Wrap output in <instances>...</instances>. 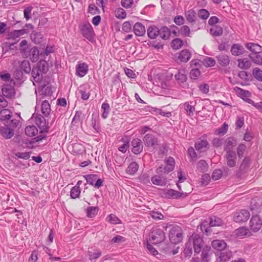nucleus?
I'll use <instances>...</instances> for the list:
<instances>
[{
	"mask_svg": "<svg viewBox=\"0 0 262 262\" xmlns=\"http://www.w3.org/2000/svg\"><path fill=\"white\" fill-rule=\"evenodd\" d=\"M11 117V112L8 109H3L0 112V119L2 120H8Z\"/></svg>",
	"mask_w": 262,
	"mask_h": 262,
	"instance_id": "4d7b16f0",
	"label": "nucleus"
},
{
	"mask_svg": "<svg viewBox=\"0 0 262 262\" xmlns=\"http://www.w3.org/2000/svg\"><path fill=\"white\" fill-rule=\"evenodd\" d=\"M203 63L205 67H211L215 65V61L212 57H206L203 60Z\"/></svg>",
	"mask_w": 262,
	"mask_h": 262,
	"instance_id": "6e6d98bb",
	"label": "nucleus"
},
{
	"mask_svg": "<svg viewBox=\"0 0 262 262\" xmlns=\"http://www.w3.org/2000/svg\"><path fill=\"white\" fill-rule=\"evenodd\" d=\"M147 33L148 37L151 39H155L159 34V29L155 26H151L148 28Z\"/></svg>",
	"mask_w": 262,
	"mask_h": 262,
	"instance_id": "473e14b6",
	"label": "nucleus"
},
{
	"mask_svg": "<svg viewBox=\"0 0 262 262\" xmlns=\"http://www.w3.org/2000/svg\"><path fill=\"white\" fill-rule=\"evenodd\" d=\"M209 32L213 36H220L223 34V30L220 26L216 25L210 28Z\"/></svg>",
	"mask_w": 262,
	"mask_h": 262,
	"instance_id": "72a5a7b5",
	"label": "nucleus"
},
{
	"mask_svg": "<svg viewBox=\"0 0 262 262\" xmlns=\"http://www.w3.org/2000/svg\"><path fill=\"white\" fill-rule=\"evenodd\" d=\"M165 163L166 164V166L164 167L163 166H161L157 168L156 170L157 173L160 174L168 173L173 170L175 161L172 157H169L165 159Z\"/></svg>",
	"mask_w": 262,
	"mask_h": 262,
	"instance_id": "423d86ee",
	"label": "nucleus"
},
{
	"mask_svg": "<svg viewBox=\"0 0 262 262\" xmlns=\"http://www.w3.org/2000/svg\"><path fill=\"white\" fill-rule=\"evenodd\" d=\"M235 234L238 237L241 238H243L250 235V233L248 229L246 227H241L236 229L235 231Z\"/></svg>",
	"mask_w": 262,
	"mask_h": 262,
	"instance_id": "e433bc0d",
	"label": "nucleus"
},
{
	"mask_svg": "<svg viewBox=\"0 0 262 262\" xmlns=\"http://www.w3.org/2000/svg\"><path fill=\"white\" fill-rule=\"evenodd\" d=\"M185 17L189 23H194L196 20L195 11L192 9H189L185 12Z\"/></svg>",
	"mask_w": 262,
	"mask_h": 262,
	"instance_id": "bb28decb",
	"label": "nucleus"
},
{
	"mask_svg": "<svg viewBox=\"0 0 262 262\" xmlns=\"http://www.w3.org/2000/svg\"><path fill=\"white\" fill-rule=\"evenodd\" d=\"M254 77L259 81H262V71L258 68H255L253 71Z\"/></svg>",
	"mask_w": 262,
	"mask_h": 262,
	"instance_id": "774afa93",
	"label": "nucleus"
},
{
	"mask_svg": "<svg viewBox=\"0 0 262 262\" xmlns=\"http://www.w3.org/2000/svg\"><path fill=\"white\" fill-rule=\"evenodd\" d=\"M84 178L89 184L94 186L95 188H99L102 185V180L98 179L96 174H86L84 176Z\"/></svg>",
	"mask_w": 262,
	"mask_h": 262,
	"instance_id": "ddd939ff",
	"label": "nucleus"
},
{
	"mask_svg": "<svg viewBox=\"0 0 262 262\" xmlns=\"http://www.w3.org/2000/svg\"><path fill=\"white\" fill-rule=\"evenodd\" d=\"M216 58L219 63L222 66H227L229 63L230 59L228 55L222 54L217 56Z\"/></svg>",
	"mask_w": 262,
	"mask_h": 262,
	"instance_id": "ea45409f",
	"label": "nucleus"
},
{
	"mask_svg": "<svg viewBox=\"0 0 262 262\" xmlns=\"http://www.w3.org/2000/svg\"><path fill=\"white\" fill-rule=\"evenodd\" d=\"M30 37L31 40L35 43H39L41 42L42 38V35L40 33H38L35 31H33Z\"/></svg>",
	"mask_w": 262,
	"mask_h": 262,
	"instance_id": "c03bdc74",
	"label": "nucleus"
},
{
	"mask_svg": "<svg viewBox=\"0 0 262 262\" xmlns=\"http://www.w3.org/2000/svg\"><path fill=\"white\" fill-rule=\"evenodd\" d=\"M225 158L227 161V164L230 167L235 166L236 163V155L234 151L230 150L226 152Z\"/></svg>",
	"mask_w": 262,
	"mask_h": 262,
	"instance_id": "a211bd4d",
	"label": "nucleus"
},
{
	"mask_svg": "<svg viewBox=\"0 0 262 262\" xmlns=\"http://www.w3.org/2000/svg\"><path fill=\"white\" fill-rule=\"evenodd\" d=\"M88 65L84 62H78L76 66V75L79 77H84L88 73Z\"/></svg>",
	"mask_w": 262,
	"mask_h": 262,
	"instance_id": "f3484780",
	"label": "nucleus"
},
{
	"mask_svg": "<svg viewBox=\"0 0 262 262\" xmlns=\"http://www.w3.org/2000/svg\"><path fill=\"white\" fill-rule=\"evenodd\" d=\"M188 242L190 244L196 254H199L204 247V241L202 238L197 234H193L189 237Z\"/></svg>",
	"mask_w": 262,
	"mask_h": 262,
	"instance_id": "7ed1b4c3",
	"label": "nucleus"
},
{
	"mask_svg": "<svg viewBox=\"0 0 262 262\" xmlns=\"http://www.w3.org/2000/svg\"><path fill=\"white\" fill-rule=\"evenodd\" d=\"M38 129L34 125H29L25 128V133L28 136L33 137L38 133Z\"/></svg>",
	"mask_w": 262,
	"mask_h": 262,
	"instance_id": "a19ab883",
	"label": "nucleus"
},
{
	"mask_svg": "<svg viewBox=\"0 0 262 262\" xmlns=\"http://www.w3.org/2000/svg\"><path fill=\"white\" fill-rule=\"evenodd\" d=\"M0 78L5 82L4 84L12 83L13 80L11 79V76L9 73H0Z\"/></svg>",
	"mask_w": 262,
	"mask_h": 262,
	"instance_id": "5fc2aeb1",
	"label": "nucleus"
},
{
	"mask_svg": "<svg viewBox=\"0 0 262 262\" xmlns=\"http://www.w3.org/2000/svg\"><path fill=\"white\" fill-rule=\"evenodd\" d=\"M249 56L255 63L262 65V56L260 55V54H252Z\"/></svg>",
	"mask_w": 262,
	"mask_h": 262,
	"instance_id": "864d4df0",
	"label": "nucleus"
},
{
	"mask_svg": "<svg viewBox=\"0 0 262 262\" xmlns=\"http://www.w3.org/2000/svg\"><path fill=\"white\" fill-rule=\"evenodd\" d=\"M138 168V164L135 162H133L127 167L126 172L129 174H134L137 171Z\"/></svg>",
	"mask_w": 262,
	"mask_h": 262,
	"instance_id": "79ce46f5",
	"label": "nucleus"
},
{
	"mask_svg": "<svg viewBox=\"0 0 262 262\" xmlns=\"http://www.w3.org/2000/svg\"><path fill=\"white\" fill-rule=\"evenodd\" d=\"M144 144L148 147H155L158 145V139L157 136L153 134H146L143 139Z\"/></svg>",
	"mask_w": 262,
	"mask_h": 262,
	"instance_id": "2eb2a0df",
	"label": "nucleus"
},
{
	"mask_svg": "<svg viewBox=\"0 0 262 262\" xmlns=\"http://www.w3.org/2000/svg\"><path fill=\"white\" fill-rule=\"evenodd\" d=\"M170 242L174 244L181 242L183 239L181 228L179 226L173 227L169 234Z\"/></svg>",
	"mask_w": 262,
	"mask_h": 262,
	"instance_id": "39448f33",
	"label": "nucleus"
},
{
	"mask_svg": "<svg viewBox=\"0 0 262 262\" xmlns=\"http://www.w3.org/2000/svg\"><path fill=\"white\" fill-rule=\"evenodd\" d=\"M89 88L86 84H84L80 86L79 93L81 95V98L83 100H88L90 96V92L89 90Z\"/></svg>",
	"mask_w": 262,
	"mask_h": 262,
	"instance_id": "b1692460",
	"label": "nucleus"
},
{
	"mask_svg": "<svg viewBox=\"0 0 262 262\" xmlns=\"http://www.w3.org/2000/svg\"><path fill=\"white\" fill-rule=\"evenodd\" d=\"M115 15L118 19H124L126 16V13L123 9L118 8L115 11Z\"/></svg>",
	"mask_w": 262,
	"mask_h": 262,
	"instance_id": "3c124183",
	"label": "nucleus"
},
{
	"mask_svg": "<svg viewBox=\"0 0 262 262\" xmlns=\"http://www.w3.org/2000/svg\"><path fill=\"white\" fill-rule=\"evenodd\" d=\"M228 129V125L226 123H224L221 127L215 130V134L223 136L227 133Z\"/></svg>",
	"mask_w": 262,
	"mask_h": 262,
	"instance_id": "603ef678",
	"label": "nucleus"
},
{
	"mask_svg": "<svg viewBox=\"0 0 262 262\" xmlns=\"http://www.w3.org/2000/svg\"><path fill=\"white\" fill-rule=\"evenodd\" d=\"M31 74L33 79V83L34 85H35V83H39L42 79L43 73L37 67L33 68Z\"/></svg>",
	"mask_w": 262,
	"mask_h": 262,
	"instance_id": "aec40b11",
	"label": "nucleus"
},
{
	"mask_svg": "<svg viewBox=\"0 0 262 262\" xmlns=\"http://www.w3.org/2000/svg\"><path fill=\"white\" fill-rule=\"evenodd\" d=\"M245 49L243 46L238 44H233L231 48V53L234 56H239L244 53Z\"/></svg>",
	"mask_w": 262,
	"mask_h": 262,
	"instance_id": "5701e85b",
	"label": "nucleus"
},
{
	"mask_svg": "<svg viewBox=\"0 0 262 262\" xmlns=\"http://www.w3.org/2000/svg\"><path fill=\"white\" fill-rule=\"evenodd\" d=\"M42 73H46L48 70V64L45 60L39 61L36 66Z\"/></svg>",
	"mask_w": 262,
	"mask_h": 262,
	"instance_id": "de8ad7c7",
	"label": "nucleus"
},
{
	"mask_svg": "<svg viewBox=\"0 0 262 262\" xmlns=\"http://www.w3.org/2000/svg\"><path fill=\"white\" fill-rule=\"evenodd\" d=\"M192 102H186L183 104L184 108L189 116H192L195 111L194 105H191Z\"/></svg>",
	"mask_w": 262,
	"mask_h": 262,
	"instance_id": "37998d69",
	"label": "nucleus"
},
{
	"mask_svg": "<svg viewBox=\"0 0 262 262\" xmlns=\"http://www.w3.org/2000/svg\"><path fill=\"white\" fill-rule=\"evenodd\" d=\"M192 253V247L190 244L187 242L185 245V248L184 250V254L186 257H190Z\"/></svg>",
	"mask_w": 262,
	"mask_h": 262,
	"instance_id": "0e129e2a",
	"label": "nucleus"
},
{
	"mask_svg": "<svg viewBox=\"0 0 262 262\" xmlns=\"http://www.w3.org/2000/svg\"><path fill=\"white\" fill-rule=\"evenodd\" d=\"M212 247L219 251L223 250L227 247V244L223 240H214L212 242Z\"/></svg>",
	"mask_w": 262,
	"mask_h": 262,
	"instance_id": "c756f323",
	"label": "nucleus"
},
{
	"mask_svg": "<svg viewBox=\"0 0 262 262\" xmlns=\"http://www.w3.org/2000/svg\"><path fill=\"white\" fill-rule=\"evenodd\" d=\"M99 211L97 207H89L86 208L87 216L89 218L95 217Z\"/></svg>",
	"mask_w": 262,
	"mask_h": 262,
	"instance_id": "49530a36",
	"label": "nucleus"
},
{
	"mask_svg": "<svg viewBox=\"0 0 262 262\" xmlns=\"http://www.w3.org/2000/svg\"><path fill=\"white\" fill-rule=\"evenodd\" d=\"M183 41L180 38H175L171 42V47L175 50L179 49L182 46Z\"/></svg>",
	"mask_w": 262,
	"mask_h": 262,
	"instance_id": "e2e57ef3",
	"label": "nucleus"
},
{
	"mask_svg": "<svg viewBox=\"0 0 262 262\" xmlns=\"http://www.w3.org/2000/svg\"><path fill=\"white\" fill-rule=\"evenodd\" d=\"M121 144H119L118 145V148L119 151L122 153H125L128 149L129 147V141L127 139L122 138L121 141Z\"/></svg>",
	"mask_w": 262,
	"mask_h": 262,
	"instance_id": "4c0bfd02",
	"label": "nucleus"
},
{
	"mask_svg": "<svg viewBox=\"0 0 262 262\" xmlns=\"http://www.w3.org/2000/svg\"><path fill=\"white\" fill-rule=\"evenodd\" d=\"M165 235L164 231L157 227L153 228L149 237V242L153 244H157L163 242Z\"/></svg>",
	"mask_w": 262,
	"mask_h": 262,
	"instance_id": "f03ea898",
	"label": "nucleus"
},
{
	"mask_svg": "<svg viewBox=\"0 0 262 262\" xmlns=\"http://www.w3.org/2000/svg\"><path fill=\"white\" fill-rule=\"evenodd\" d=\"M191 55L188 50H183L178 56V59L182 62H186L191 58Z\"/></svg>",
	"mask_w": 262,
	"mask_h": 262,
	"instance_id": "7c9ffc66",
	"label": "nucleus"
},
{
	"mask_svg": "<svg viewBox=\"0 0 262 262\" xmlns=\"http://www.w3.org/2000/svg\"><path fill=\"white\" fill-rule=\"evenodd\" d=\"M155 174L151 178L152 183L159 186H165L167 184V179L163 173Z\"/></svg>",
	"mask_w": 262,
	"mask_h": 262,
	"instance_id": "dca6fc26",
	"label": "nucleus"
},
{
	"mask_svg": "<svg viewBox=\"0 0 262 262\" xmlns=\"http://www.w3.org/2000/svg\"><path fill=\"white\" fill-rule=\"evenodd\" d=\"M194 147L195 149L199 152H204L208 149V142L206 137L203 136L199 138L195 142Z\"/></svg>",
	"mask_w": 262,
	"mask_h": 262,
	"instance_id": "1a4fd4ad",
	"label": "nucleus"
},
{
	"mask_svg": "<svg viewBox=\"0 0 262 262\" xmlns=\"http://www.w3.org/2000/svg\"><path fill=\"white\" fill-rule=\"evenodd\" d=\"M198 14L200 18L202 19H207L210 15V13L207 10L202 9L198 11Z\"/></svg>",
	"mask_w": 262,
	"mask_h": 262,
	"instance_id": "680f3d73",
	"label": "nucleus"
},
{
	"mask_svg": "<svg viewBox=\"0 0 262 262\" xmlns=\"http://www.w3.org/2000/svg\"><path fill=\"white\" fill-rule=\"evenodd\" d=\"M160 37L163 39H167L170 36V31L169 29L167 27H163L159 29Z\"/></svg>",
	"mask_w": 262,
	"mask_h": 262,
	"instance_id": "f704fd0d",
	"label": "nucleus"
},
{
	"mask_svg": "<svg viewBox=\"0 0 262 262\" xmlns=\"http://www.w3.org/2000/svg\"><path fill=\"white\" fill-rule=\"evenodd\" d=\"M14 156L17 158L27 160L30 158V154L29 152H16L14 153Z\"/></svg>",
	"mask_w": 262,
	"mask_h": 262,
	"instance_id": "69168bd1",
	"label": "nucleus"
},
{
	"mask_svg": "<svg viewBox=\"0 0 262 262\" xmlns=\"http://www.w3.org/2000/svg\"><path fill=\"white\" fill-rule=\"evenodd\" d=\"M233 91L235 94L243 100L249 104L253 103V101L250 99L251 93L248 91L244 90L240 88L235 86L233 88Z\"/></svg>",
	"mask_w": 262,
	"mask_h": 262,
	"instance_id": "0eeeda50",
	"label": "nucleus"
},
{
	"mask_svg": "<svg viewBox=\"0 0 262 262\" xmlns=\"http://www.w3.org/2000/svg\"><path fill=\"white\" fill-rule=\"evenodd\" d=\"M179 32L182 35L184 36H190V29L187 26L185 25L182 26L179 30Z\"/></svg>",
	"mask_w": 262,
	"mask_h": 262,
	"instance_id": "338daca9",
	"label": "nucleus"
},
{
	"mask_svg": "<svg viewBox=\"0 0 262 262\" xmlns=\"http://www.w3.org/2000/svg\"><path fill=\"white\" fill-rule=\"evenodd\" d=\"M191 191L190 190L189 192H180L172 189H165L162 190L160 195L163 198L179 199L186 198Z\"/></svg>",
	"mask_w": 262,
	"mask_h": 262,
	"instance_id": "f257e3e1",
	"label": "nucleus"
},
{
	"mask_svg": "<svg viewBox=\"0 0 262 262\" xmlns=\"http://www.w3.org/2000/svg\"><path fill=\"white\" fill-rule=\"evenodd\" d=\"M197 168L201 172H205L207 170L208 164L205 160H200L198 164Z\"/></svg>",
	"mask_w": 262,
	"mask_h": 262,
	"instance_id": "052dcab7",
	"label": "nucleus"
},
{
	"mask_svg": "<svg viewBox=\"0 0 262 262\" xmlns=\"http://www.w3.org/2000/svg\"><path fill=\"white\" fill-rule=\"evenodd\" d=\"M1 135L6 139L11 138L14 135V132L8 126H2L0 128Z\"/></svg>",
	"mask_w": 262,
	"mask_h": 262,
	"instance_id": "393cba45",
	"label": "nucleus"
},
{
	"mask_svg": "<svg viewBox=\"0 0 262 262\" xmlns=\"http://www.w3.org/2000/svg\"><path fill=\"white\" fill-rule=\"evenodd\" d=\"M27 33V31L26 29L15 30L7 34V39L14 40V43H16L19 40L20 37Z\"/></svg>",
	"mask_w": 262,
	"mask_h": 262,
	"instance_id": "4468645a",
	"label": "nucleus"
},
{
	"mask_svg": "<svg viewBox=\"0 0 262 262\" xmlns=\"http://www.w3.org/2000/svg\"><path fill=\"white\" fill-rule=\"evenodd\" d=\"M262 226V220L258 215H253L249 222V228L250 230L256 232L258 231Z\"/></svg>",
	"mask_w": 262,
	"mask_h": 262,
	"instance_id": "6e6552de",
	"label": "nucleus"
},
{
	"mask_svg": "<svg viewBox=\"0 0 262 262\" xmlns=\"http://www.w3.org/2000/svg\"><path fill=\"white\" fill-rule=\"evenodd\" d=\"M202 259L203 261L208 262L210 260V257L212 254L211 247L206 246L202 249Z\"/></svg>",
	"mask_w": 262,
	"mask_h": 262,
	"instance_id": "c85d7f7f",
	"label": "nucleus"
},
{
	"mask_svg": "<svg viewBox=\"0 0 262 262\" xmlns=\"http://www.w3.org/2000/svg\"><path fill=\"white\" fill-rule=\"evenodd\" d=\"M175 79L179 83L185 82L187 80L186 71L184 69L179 70L175 75Z\"/></svg>",
	"mask_w": 262,
	"mask_h": 262,
	"instance_id": "2f4dec72",
	"label": "nucleus"
},
{
	"mask_svg": "<svg viewBox=\"0 0 262 262\" xmlns=\"http://www.w3.org/2000/svg\"><path fill=\"white\" fill-rule=\"evenodd\" d=\"M250 217L249 211L245 209H242L235 212L233 216V220L236 223H243L246 222Z\"/></svg>",
	"mask_w": 262,
	"mask_h": 262,
	"instance_id": "9d476101",
	"label": "nucleus"
},
{
	"mask_svg": "<svg viewBox=\"0 0 262 262\" xmlns=\"http://www.w3.org/2000/svg\"><path fill=\"white\" fill-rule=\"evenodd\" d=\"M106 220L107 222L112 224H119L121 223V220L114 214L108 215Z\"/></svg>",
	"mask_w": 262,
	"mask_h": 262,
	"instance_id": "09e8293b",
	"label": "nucleus"
},
{
	"mask_svg": "<svg viewBox=\"0 0 262 262\" xmlns=\"http://www.w3.org/2000/svg\"><path fill=\"white\" fill-rule=\"evenodd\" d=\"M235 140L231 137L227 138L224 143V150L227 152L228 151L232 150V147L235 145Z\"/></svg>",
	"mask_w": 262,
	"mask_h": 262,
	"instance_id": "c9c22d12",
	"label": "nucleus"
},
{
	"mask_svg": "<svg viewBox=\"0 0 262 262\" xmlns=\"http://www.w3.org/2000/svg\"><path fill=\"white\" fill-rule=\"evenodd\" d=\"M14 85V82L12 83L3 84L2 88L3 95L8 98H13L15 94Z\"/></svg>",
	"mask_w": 262,
	"mask_h": 262,
	"instance_id": "f8f14e48",
	"label": "nucleus"
},
{
	"mask_svg": "<svg viewBox=\"0 0 262 262\" xmlns=\"http://www.w3.org/2000/svg\"><path fill=\"white\" fill-rule=\"evenodd\" d=\"M223 222L221 219L216 216L211 217L209 225L210 226H219L222 224Z\"/></svg>",
	"mask_w": 262,
	"mask_h": 262,
	"instance_id": "bf43d9fd",
	"label": "nucleus"
},
{
	"mask_svg": "<svg viewBox=\"0 0 262 262\" xmlns=\"http://www.w3.org/2000/svg\"><path fill=\"white\" fill-rule=\"evenodd\" d=\"M32 119L34 120L35 123L38 126L41 133L48 132L49 128L46 126V120L43 117L34 114Z\"/></svg>",
	"mask_w": 262,
	"mask_h": 262,
	"instance_id": "9b49d317",
	"label": "nucleus"
},
{
	"mask_svg": "<svg viewBox=\"0 0 262 262\" xmlns=\"http://www.w3.org/2000/svg\"><path fill=\"white\" fill-rule=\"evenodd\" d=\"M135 34L138 36H142L145 33V28L141 23H137L134 26Z\"/></svg>",
	"mask_w": 262,
	"mask_h": 262,
	"instance_id": "cd10ccee",
	"label": "nucleus"
},
{
	"mask_svg": "<svg viewBox=\"0 0 262 262\" xmlns=\"http://www.w3.org/2000/svg\"><path fill=\"white\" fill-rule=\"evenodd\" d=\"M41 110L45 116H47L50 112V105L47 101H43L41 104Z\"/></svg>",
	"mask_w": 262,
	"mask_h": 262,
	"instance_id": "a18cd8bd",
	"label": "nucleus"
},
{
	"mask_svg": "<svg viewBox=\"0 0 262 262\" xmlns=\"http://www.w3.org/2000/svg\"><path fill=\"white\" fill-rule=\"evenodd\" d=\"M246 47L253 54H260L262 53V46L252 42L247 43Z\"/></svg>",
	"mask_w": 262,
	"mask_h": 262,
	"instance_id": "412c9836",
	"label": "nucleus"
},
{
	"mask_svg": "<svg viewBox=\"0 0 262 262\" xmlns=\"http://www.w3.org/2000/svg\"><path fill=\"white\" fill-rule=\"evenodd\" d=\"M238 67L242 69H248L251 66V61L247 58L238 60Z\"/></svg>",
	"mask_w": 262,
	"mask_h": 262,
	"instance_id": "58836bf2",
	"label": "nucleus"
},
{
	"mask_svg": "<svg viewBox=\"0 0 262 262\" xmlns=\"http://www.w3.org/2000/svg\"><path fill=\"white\" fill-rule=\"evenodd\" d=\"M80 189L78 186H74L71 190L70 195L72 199H76L79 197Z\"/></svg>",
	"mask_w": 262,
	"mask_h": 262,
	"instance_id": "13d9d810",
	"label": "nucleus"
},
{
	"mask_svg": "<svg viewBox=\"0 0 262 262\" xmlns=\"http://www.w3.org/2000/svg\"><path fill=\"white\" fill-rule=\"evenodd\" d=\"M79 28L82 35L90 41H92L95 33L91 25L89 22H84L80 24Z\"/></svg>",
	"mask_w": 262,
	"mask_h": 262,
	"instance_id": "20e7f679",
	"label": "nucleus"
},
{
	"mask_svg": "<svg viewBox=\"0 0 262 262\" xmlns=\"http://www.w3.org/2000/svg\"><path fill=\"white\" fill-rule=\"evenodd\" d=\"M88 255L91 260L98 259L101 255V251L98 248H90L88 250Z\"/></svg>",
	"mask_w": 262,
	"mask_h": 262,
	"instance_id": "a878e982",
	"label": "nucleus"
},
{
	"mask_svg": "<svg viewBox=\"0 0 262 262\" xmlns=\"http://www.w3.org/2000/svg\"><path fill=\"white\" fill-rule=\"evenodd\" d=\"M131 145L132 147V151L134 154L138 155L142 151L143 145L140 139H134L131 142Z\"/></svg>",
	"mask_w": 262,
	"mask_h": 262,
	"instance_id": "6ab92c4d",
	"label": "nucleus"
},
{
	"mask_svg": "<svg viewBox=\"0 0 262 262\" xmlns=\"http://www.w3.org/2000/svg\"><path fill=\"white\" fill-rule=\"evenodd\" d=\"M232 257V253L230 251L221 252L217 255V261L226 262L228 261Z\"/></svg>",
	"mask_w": 262,
	"mask_h": 262,
	"instance_id": "4be33fe9",
	"label": "nucleus"
},
{
	"mask_svg": "<svg viewBox=\"0 0 262 262\" xmlns=\"http://www.w3.org/2000/svg\"><path fill=\"white\" fill-rule=\"evenodd\" d=\"M30 59L32 62H36L38 59L39 51L37 48L31 49L30 53Z\"/></svg>",
	"mask_w": 262,
	"mask_h": 262,
	"instance_id": "8fccbe9b",
	"label": "nucleus"
}]
</instances>
